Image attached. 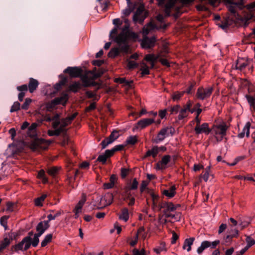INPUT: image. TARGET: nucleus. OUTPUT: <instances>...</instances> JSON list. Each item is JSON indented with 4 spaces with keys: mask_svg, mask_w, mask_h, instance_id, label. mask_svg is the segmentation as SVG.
Wrapping results in <instances>:
<instances>
[{
    "mask_svg": "<svg viewBox=\"0 0 255 255\" xmlns=\"http://www.w3.org/2000/svg\"><path fill=\"white\" fill-rule=\"evenodd\" d=\"M76 115L77 114L75 113L70 117L61 120L59 127L54 128L55 130H48V134L49 136H58L61 133L65 132L66 131L65 128L71 124V121L76 117Z\"/></svg>",
    "mask_w": 255,
    "mask_h": 255,
    "instance_id": "f257e3e1",
    "label": "nucleus"
},
{
    "mask_svg": "<svg viewBox=\"0 0 255 255\" xmlns=\"http://www.w3.org/2000/svg\"><path fill=\"white\" fill-rule=\"evenodd\" d=\"M228 128V126L224 123L214 125L213 127L212 130L218 141H221L226 135Z\"/></svg>",
    "mask_w": 255,
    "mask_h": 255,
    "instance_id": "f03ea898",
    "label": "nucleus"
},
{
    "mask_svg": "<svg viewBox=\"0 0 255 255\" xmlns=\"http://www.w3.org/2000/svg\"><path fill=\"white\" fill-rule=\"evenodd\" d=\"M31 246V238L27 236L24 238L18 244L11 247V250L18 252L19 251H26Z\"/></svg>",
    "mask_w": 255,
    "mask_h": 255,
    "instance_id": "7ed1b4c3",
    "label": "nucleus"
},
{
    "mask_svg": "<svg viewBox=\"0 0 255 255\" xmlns=\"http://www.w3.org/2000/svg\"><path fill=\"white\" fill-rule=\"evenodd\" d=\"M179 205H174L171 202H167L163 203L161 206V208L163 209V214L166 218H169L171 216L172 212L175 211L178 207H179Z\"/></svg>",
    "mask_w": 255,
    "mask_h": 255,
    "instance_id": "20e7f679",
    "label": "nucleus"
},
{
    "mask_svg": "<svg viewBox=\"0 0 255 255\" xmlns=\"http://www.w3.org/2000/svg\"><path fill=\"white\" fill-rule=\"evenodd\" d=\"M49 143L50 142H48L44 139H36L30 143L29 147L33 151L39 149H45Z\"/></svg>",
    "mask_w": 255,
    "mask_h": 255,
    "instance_id": "39448f33",
    "label": "nucleus"
},
{
    "mask_svg": "<svg viewBox=\"0 0 255 255\" xmlns=\"http://www.w3.org/2000/svg\"><path fill=\"white\" fill-rule=\"evenodd\" d=\"M213 90L212 87H200L197 91V97L201 100L207 99L211 96Z\"/></svg>",
    "mask_w": 255,
    "mask_h": 255,
    "instance_id": "423d86ee",
    "label": "nucleus"
},
{
    "mask_svg": "<svg viewBox=\"0 0 255 255\" xmlns=\"http://www.w3.org/2000/svg\"><path fill=\"white\" fill-rule=\"evenodd\" d=\"M68 99L67 98V95L64 94L63 96H62L61 97L57 98L52 101L50 103H48L46 104V109L47 111H50L52 109L54 108V107L58 105L61 104L62 105L65 104L66 103V101Z\"/></svg>",
    "mask_w": 255,
    "mask_h": 255,
    "instance_id": "0eeeda50",
    "label": "nucleus"
},
{
    "mask_svg": "<svg viewBox=\"0 0 255 255\" xmlns=\"http://www.w3.org/2000/svg\"><path fill=\"white\" fill-rule=\"evenodd\" d=\"M155 122V120L153 118H145L142 119L138 121V122L134 125L133 128V130L138 129H142L146 127L151 125L152 124Z\"/></svg>",
    "mask_w": 255,
    "mask_h": 255,
    "instance_id": "6e6552de",
    "label": "nucleus"
},
{
    "mask_svg": "<svg viewBox=\"0 0 255 255\" xmlns=\"http://www.w3.org/2000/svg\"><path fill=\"white\" fill-rule=\"evenodd\" d=\"M113 201V194L110 193H108L101 198L100 201L98 205L97 208H104V207L111 204Z\"/></svg>",
    "mask_w": 255,
    "mask_h": 255,
    "instance_id": "1a4fd4ad",
    "label": "nucleus"
},
{
    "mask_svg": "<svg viewBox=\"0 0 255 255\" xmlns=\"http://www.w3.org/2000/svg\"><path fill=\"white\" fill-rule=\"evenodd\" d=\"M172 132L173 128L171 127H165L162 128L157 135L156 142H158L162 141L170 134H172Z\"/></svg>",
    "mask_w": 255,
    "mask_h": 255,
    "instance_id": "9d476101",
    "label": "nucleus"
},
{
    "mask_svg": "<svg viewBox=\"0 0 255 255\" xmlns=\"http://www.w3.org/2000/svg\"><path fill=\"white\" fill-rule=\"evenodd\" d=\"M194 0H170L165 6V12L167 16L170 13V9L178 2L179 1L183 4H188Z\"/></svg>",
    "mask_w": 255,
    "mask_h": 255,
    "instance_id": "9b49d317",
    "label": "nucleus"
},
{
    "mask_svg": "<svg viewBox=\"0 0 255 255\" xmlns=\"http://www.w3.org/2000/svg\"><path fill=\"white\" fill-rule=\"evenodd\" d=\"M86 201V196L85 194H82L81 199L79 200L78 204L75 206L73 212L75 213V218L77 219L79 216V214L82 212V207Z\"/></svg>",
    "mask_w": 255,
    "mask_h": 255,
    "instance_id": "f8f14e48",
    "label": "nucleus"
},
{
    "mask_svg": "<svg viewBox=\"0 0 255 255\" xmlns=\"http://www.w3.org/2000/svg\"><path fill=\"white\" fill-rule=\"evenodd\" d=\"M129 28V24L125 26L122 28V32L117 37L116 41L119 44L125 43L128 37V29Z\"/></svg>",
    "mask_w": 255,
    "mask_h": 255,
    "instance_id": "ddd939ff",
    "label": "nucleus"
},
{
    "mask_svg": "<svg viewBox=\"0 0 255 255\" xmlns=\"http://www.w3.org/2000/svg\"><path fill=\"white\" fill-rule=\"evenodd\" d=\"M119 136V134L117 131H113L109 137L102 141L101 143L102 148H105L109 144L113 143L117 139Z\"/></svg>",
    "mask_w": 255,
    "mask_h": 255,
    "instance_id": "4468645a",
    "label": "nucleus"
},
{
    "mask_svg": "<svg viewBox=\"0 0 255 255\" xmlns=\"http://www.w3.org/2000/svg\"><path fill=\"white\" fill-rule=\"evenodd\" d=\"M13 234L12 233L4 234L3 240L0 241V252L10 244L13 239Z\"/></svg>",
    "mask_w": 255,
    "mask_h": 255,
    "instance_id": "2eb2a0df",
    "label": "nucleus"
},
{
    "mask_svg": "<svg viewBox=\"0 0 255 255\" xmlns=\"http://www.w3.org/2000/svg\"><path fill=\"white\" fill-rule=\"evenodd\" d=\"M170 160V156L168 155H164L161 158V160L157 163L156 165V169L158 170H162L166 168Z\"/></svg>",
    "mask_w": 255,
    "mask_h": 255,
    "instance_id": "dca6fc26",
    "label": "nucleus"
},
{
    "mask_svg": "<svg viewBox=\"0 0 255 255\" xmlns=\"http://www.w3.org/2000/svg\"><path fill=\"white\" fill-rule=\"evenodd\" d=\"M144 11V7L143 5H140L136 11L135 13L133 16V20L134 22H139L142 23L145 18L142 15Z\"/></svg>",
    "mask_w": 255,
    "mask_h": 255,
    "instance_id": "f3484780",
    "label": "nucleus"
},
{
    "mask_svg": "<svg viewBox=\"0 0 255 255\" xmlns=\"http://www.w3.org/2000/svg\"><path fill=\"white\" fill-rule=\"evenodd\" d=\"M144 38L141 41V45L142 48L145 49L150 48L154 45L155 39V38L152 37L149 38L146 36H144Z\"/></svg>",
    "mask_w": 255,
    "mask_h": 255,
    "instance_id": "a211bd4d",
    "label": "nucleus"
},
{
    "mask_svg": "<svg viewBox=\"0 0 255 255\" xmlns=\"http://www.w3.org/2000/svg\"><path fill=\"white\" fill-rule=\"evenodd\" d=\"M60 116L59 114L55 115L52 118L49 115H46L43 118V120L46 122L52 121V126L53 128H56L59 125L61 122L59 121Z\"/></svg>",
    "mask_w": 255,
    "mask_h": 255,
    "instance_id": "6ab92c4d",
    "label": "nucleus"
},
{
    "mask_svg": "<svg viewBox=\"0 0 255 255\" xmlns=\"http://www.w3.org/2000/svg\"><path fill=\"white\" fill-rule=\"evenodd\" d=\"M195 131L197 134L201 133L208 134L210 132L211 129H210L209 125L207 123H203L200 125H196L195 127Z\"/></svg>",
    "mask_w": 255,
    "mask_h": 255,
    "instance_id": "aec40b11",
    "label": "nucleus"
},
{
    "mask_svg": "<svg viewBox=\"0 0 255 255\" xmlns=\"http://www.w3.org/2000/svg\"><path fill=\"white\" fill-rule=\"evenodd\" d=\"M72 77H78L82 74V70L77 67H68L65 71Z\"/></svg>",
    "mask_w": 255,
    "mask_h": 255,
    "instance_id": "412c9836",
    "label": "nucleus"
},
{
    "mask_svg": "<svg viewBox=\"0 0 255 255\" xmlns=\"http://www.w3.org/2000/svg\"><path fill=\"white\" fill-rule=\"evenodd\" d=\"M138 181L136 178H131L128 181L126 188L128 190H135L138 188Z\"/></svg>",
    "mask_w": 255,
    "mask_h": 255,
    "instance_id": "4be33fe9",
    "label": "nucleus"
},
{
    "mask_svg": "<svg viewBox=\"0 0 255 255\" xmlns=\"http://www.w3.org/2000/svg\"><path fill=\"white\" fill-rule=\"evenodd\" d=\"M49 227L48 221H44L39 223L36 227V231L38 232L39 235H42L45 231Z\"/></svg>",
    "mask_w": 255,
    "mask_h": 255,
    "instance_id": "5701e85b",
    "label": "nucleus"
},
{
    "mask_svg": "<svg viewBox=\"0 0 255 255\" xmlns=\"http://www.w3.org/2000/svg\"><path fill=\"white\" fill-rule=\"evenodd\" d=\"M162 194L168 198L173 197L176 194V187L175 185L171 186L167 189L162 190Z\"/></svg>",
    "mask_w": 255,
    "mask_h": 255,
    "instance_id": "b1692460",
    "label": "nucleus"
},
{
    "mask_svg": "<svg viewBox=\"0 0 255 255\" xmlns=\"http://www.w3.org/2000/svg\"><path fill=\"white\" fill-rule=\"evenodd\" d=\"M251 127V123L250 122H247L245 125L244 126L242 130L239 133L238 135V137L242 138L245 137L246 135L247 137L249 136L250 134V128Z\"/></svg>",
    "mask_w": 255,
    "mask_h": 255,
    "instance_id": "393cba45",
    "label": "nucleus"
},
{
    "mask_svg": "<svg viewBox=\"0 0 255 255\" xmlns=\"http://www.w3.org/2000/svg\"><path fill=\"white\" fill-rule=\"evenodd\" d=\"M155 29H157V28L152 23V22H150L143 27L142 33L144 36H146L150 32L154 31Z\"/></svg>",
    "mask_w": 255,
    "mask_h": 255,
    "instance_id": "a878e982",
    "label": "nucleus"
},
{
    "mask_svg": "<svg viewBox=\"0 0 255 255\" xmlns=\"http://www.w3.org/2000/svg\"><path fill=\"white\" fill-rule=\"evenodd\" d=\"M248 65V61L244 58H239L237 60L236 68L240 70H243Z\"/></svg>",
    "mask_w": 255,
    "mask_h": 255,
    "instance_id": "bb28decb",
    "label": "nucleus"
},
{
    "mask_svg": "<svg viewBox=\"0 0 255 255\" xmlns=\"http://www.w3.org/2000/svg\"><path fill=\"white\" fill-rule=\"evenodd\" d=\"M195 241V238H190L185 240L182 247L183 250L190 252L191 250V246Z\"/></svg>",
    "mask_w": 255,
    "mask_h": 255,
    "instance_id": "cd10ccee",
    "label": "nucleus"
},
{
    "mask_svg": "<svg viewBox=\"0 0 255 255\" xmlns=\"http://www.w3.org/2000/svg\"><path fill=\"white\" fill-rule=\"evenodd\" d=\"M155 176H148V179L145 180H143L140 186V193H143L145 189H147V186L148 185L149 182L151 180L154 179Z\"/></svg>",
    "mask_w": 255,
    "mask_h": 255,
    "instance_id": "c85d7f7f",
    "label": "nucleus"
},
{
    "mask_svg": "<svg viewBox=\"0 0 255 255\" xmlns=\"http://www.w3.org/2000/svg\"><path fill=\"white\" fill-rule=\"evenodd\" d=\"M211 246V242L205 241L202 242L200 246L197 249V252L198 254H202L204 250Z\"/></svg>",
    "mask_w": 255,
    "mask_h": 255,
    "instance_id": "c756f323",
    "label": "nucleus"
},
{
    "mask_svg": "<svg viewBox=\"0 0 255 255\" xmlns=\"http://www.w3.org/2000/svg\"><path fill=\"white\" fill-rule=\"evenodd\" d=\"M38 85V82L37 80L30 78L28 84V88L30 93L33 92V91L36 89Z\"/></svg>",
    "mask_w": 255,
    "mask_h": 255,
    "instance_id": "7c9ffc66",
    "label": "nucleus"
},
{
    "mask_svg": "<svg viewBox=\"0 0 255 255\" xmlns=\"http://www.w3.org/2000/svg\"><path fill=\"white\" fill-rule=\"evenodd\" d=\"M158 57L154 54H147L145 55L144 59L150 62L151 68H153L154 65V62L157 59Z\"/></svg>",
    "mask_w": 255,
    "mask_h": 255,
    "instance_id": "2f4dec72",
    "label": "nucleus"
},
{
    "mask_svg": "<svg viewBox=\"0 0 255 255\" xmlns=\"http://www.w3.org/2000/svg\"><path fill=\"white\" fill-rule=\"evenodd\" d=\"M47 173L50 175L62 174L61 167H51L47 169Z\"/></svg>",
    "mask_w": 255,
    "mask_h": 255,
    "instance_id": "473e14b6",
    "label": "nucleus"
},
{
    "mask_svg": "<svg viewBox=\"0 0 255 255\" xmlns=\"http://www.w3.org/2000/svg\"><path fill=\"white\" fill-rule=\"evenodd\" d=\"M117 176H111L109 183H105L104 184L105 189H109L113 188L115 182L117 181Z\"/></svg>",
    "mask_w": 255,
    "mask_h": 255,
    "instance_id": "72a5a7b5",
    "label": "nucleus"
},
{
    "mask_svg": "<svg viewBox=\"0 0 255 255\" xmlns=\"http://www.w3.org/2000/svg\"><path fill=\"white\" fill-rule=\"evenodd\" d=\"M158 152L159 149L157 146H154L150 150H149L146 152L144 157L149 156H152L153 157H155Z\"/></svg>",
    "mask_w": 255,
    "mask_h": 255,
    "instance_id": "f704fd0d",
    "label": "nucleus"
},
{
    "mask_svg": "<svg viewBox=\"0 0 255 255\" xmlns=\"http://www.w3.org/2000/svg\"><path fill=\"white\" fill-rule=\"evenodd\" d=\"M82 86V85L80 83L75 82L72 83L69 86V90L73 92H76L79 90L81 89Z\"/></svg>",
    "mask_w": 255,
    "mask_h": 255,
    "instance_id": "c9c22d12",
    "label": "nucleus"
},
{
    "mask_svg": "<svg viewBox=\"0 0 255 255\" xmlns=\"http://www.w3.org/2000/svg\"><path fill=\"white\" fill-rule=\"evenodd\" d=\"M129 218L128 211V209L124 208L122 211V213L119 216V218L121 220H124L125 222H127Z\"/></svg>",
    "mask_w": 255,
    "mask_h": 255,
    "instance_id": "e433bc0d",
    "label": "nucleus"
},
{
    "mask_svg": "<svg viewBox=\"0 0 255 255\" xmlns=\"http://www.w3.org/2000/svg\"><path fill=\"white\" fill-rule=\"evenodd\" d=\"M104 70L103 69L99 70L97 72H96L94 70L89 72V73H90L92 75L91 78L92 80H95L98 77H101L104 74Z\"/></svg>",
    "mask_w": 255,
    "mask_h": 255,
    "instance_id": "4c0bfd02",
    "label": "nucleus"
},
{
    "mask_svg": "<svg viewBox=\"0 0 255 255\" xmlns=\"http://www.w3.org/2000/svg\"><path fill=\"white\" fill-rule=\"evenodd\" d=\"M254 16V13H249L247 14L244 18L241 19V23L245 27L249 24V20L252 19Z\"/></svg>",
    "mask_w": 255,
    "mask_h": 255,
    "instance_id": "58836bf2",
    "label": "nucleus"
},
{
    "mask_svg": "<svg viewBox=\"0 0 255 255\" xmlns=\"http://www.w3.org/2000/svg\"><path fill=\"white\" fill-rule=\"evenodd\" d=\"M16 207V205L11 202H7L6 204L5 211L7 212H13Z\"/></svg>",
    "mask_w": 255,
    "mask_h": 255,
    "instance_id": "ea45409f",
    "label": "nucleus"
},
{
    "mask_svg": "<svg viewBox=\"0 0 255 255\" xmlns=\"http://www.w3.org/2000/svg\"><path fill=\"white\" fill-rule=\"evenodd\" d=\"M37 124L36 123H33L28 128V131L27 134L30 136H33L35 134V130L37 127Z\"/></svg>",
    "mask_w": 255,
    "mask_h": 255,
    "instance_id": "a19ab883",
    "label": "nucleus"
},
{
    "mask_svg": "<svg viewBox=\"0 0 255 255\" xmlns=\"http://www.w3.org/2000/svg\"><path fill=\"white\" fill-rule=\"evenodd\" d=\"M47 197L46 194H43L41 195L40 197L35 199V205L36 206H42L43 204V202L44 201L45 198Z\"/></svg>",
    "mask_w": 255,
    "mask_h": 255,
    "instance_id": "79ce46f5",
    "label": "nucleus"
},
{
    "mask_svg": "<svg viewBox=\"0 0 255 255\" xmlns=\"http://www.w3.org/2000/svg\"><path fill=\"white\" fill-rule=\"evenodd\" d=\"M8 218V216H4L1 217L0 219V225L4 227L5 230H8L7 220Z\"/></svg>",
    "mask_w": 255,
    "mask_h": 255,
    "instance_id": "37998d69",
    "label": "nucleus"
},
{
    "mask_svg": "<svg viewBox=\"0 0 255 255\" xmlns=\"http://www.w3.org/2000/svg\"><path fill=\"white\" fill-rule=\"evenodd\" d=\"M52 238V235L51 234L47 235L41 243V247H44L46 246L48 243L51 242Z\"/></svg>",
    "mask_w": 255,
    "mask_h": 255,
    "instance_id": "c03bdc74",
    "label": "nucleus"
},
{
    "mask_svg": "<svg viewBox=\"0 0 255 255\" xmlns=\"http://www.w3.org/2000/svg\"><path fill=\"white\" fill-rule=\"evenodd\" d=\"M137 136L131 135L128 137L126 141V144H134L137 142Z\"/></svg>",
    "mask_w": 255,
    "mask_h": 255,
    "instance_id": "a18cd8bd",
    "label": "nucleus"
},
{
    "mask_svg": "<svg viewBox=\"0 0 255 255\" xmlns=\"http://www.w3.org/2000/svg\"><path fill=\"white\" fill-rule=\"evenodd\" d=\"M128 1V7L123 11V13L126 15H128L133 10V5L129 2V0H127Z\"/></svg>",
    "mask_w": 255,
    "mask_h": 255,
    "instance_id": "49530a36",
    "label": "nucleus"
},
{
    "mask_svg": "<svg viewBox=\"0 0 255 255\" xmlns=\"http://www.w3.org/2000/svg\"><path fill=\"white\" fill-rule=\"evenodd\" d=\"M189 109V106H188V107L186 109H182L180 112L178 116L179 120H182L184 118L187 116V111Z\"/></svg>",
    "mask_w": 255,
    "mask_h": 255,
    "instance_id": "de8ad7c7",
    "label": "nucleus"
},
{
    "mask_svg": "<svg viewBox=\"0 0 255 255\" xmlns=\"http://www.w3.org/2000/svg\"><path fill=\"white\" fill-rule=\"evenodd\" d=\"M115 82L120 83H124L126 86H130V84L132 83V81H127L124 78H117L115 79Z\"/></svg>",
    "mask_w": 255,
    "mask_h": 255,
    "instance_id": "09e8293b",
    "label": "nucleus"
},
{
    "mask_svg": "<svg viewBox=\"0 0 255 255\" xmlns=\"http://www.w3.org/2000/svg\"><path fill=\"white\" fill-rule=\"evenodd\" d=\"M184 92H176L172 95V98L173 101H176L179 100L183 95Z\"/></svg>",
    "mask_w": 255,
    "mask_h": 255,
    "instance_id": "8fccbe9b",
    "label": "nucleus"
},
{
    "mask_svg": "<svg viewBox=\"0 0 255 255\" xmlns=\"http://www.w3.org/2000/svg\"><path fill=\"white\" fill-rule=\"evenodd\" d=\"M41 235H39L38 234H35L34 236V238L33 239V240H31V245H32L33 247H36L38 243H39V237L41 236Z\"/></svg>",
    "mask_w": 255,
    "mask_h": 255,
    "instance_id": "3c124183",
    "label": "nucleus"
},
{
    "mask_svg": "<svg viewBox=\"0 0 255 255\" xmlns=\"http://www.w3.org/2000/svg\"><path fill=\"white\" fill-rule=\"evenodd\" d=\"M246 241L247 242L246 246L249 248L255 244V240L250 236L247 237Z\"/></svg>",
    "mask_w": 255,
    "mask_h": 255,
    "instance_id": "603ef678",
    "label": "nucleus"
},
{
    "mask_svg": "<svg viewBox=\"0 0 255 255\" xmlns=\"http://www.w3.org/2000/svg\"><path fill=\"white\" fill-rule=\"evenodd\" d=\"M250 11V13H254L255 11V1L245 6Z\"/></svg>",
    "mask_w": 255,
    "mask_h": 255,
    "instance_id": "864d4df0",
    "label": "nucleus"
},
{
    "mask_svg": "<svg viewBox=\"0 0 255 255\" xmlns=\"http://www.w3.org/2000/svg\"><path fill=\"white\" fill-rule=\"evenodd\" d=\"M20 104L18 102H15L11 107L10 112L11 113L17 111L20 109Z\"/></svg>",
    "mask_w": 255,
    "mask_h": 255,
    "instance_id": "5fc2aeb1",
    "label": "nucleus"
},
{
    "mask_svg": "<svg viewBox=\"0 0 255 255\" xmlns=\"http://www.w3.org/2000/svg\"><path fill=\"white\" fill-rule=\"evenodd\" d=\"M120 49L118 48H115L112 49L109 53V55L110 57H115L119 54Z\"/></svg>",
    "mask_w": 255,
    "mask_h": 255,
    "instance_id": "6e6d98bb",
    "label": "nucleus"
},
{
    "mask_svg": "<svg viewBox=\"0 0 255 255\" xmlns=\"http://www.w3.org/2000/svg\"><path fill=\"white\" fill-rule=\"evenodd\" d=\"M238 179L244 181L255 182V179L252 176H237Z\"/></svg>",
    "mask_w": 255,
    "mask_h": 255,
    "instance_id": "4d7b16f0",
    "label": "nucleus"
},
{
    "mask_svg": "<svg viewBox=\"0 0 255 255\" xmlns=\"http://www.w3.org/2000/svg\"><path fill=\"white\" fill-rule=\"evenodd\" d=\"M31 102V100L29 98H26L24 103L22 104L21 108L22 109L27 110Z\"/></svg>",
    "mask_w": 255,
    "mask_h": 255,
    "instance_id": "13d9d810",
    "label": "nucleus"
},
{
    "mask_svg": "<svg viewBox=\"0 0 255 255\" xmlns=\"http://www.w3.org/2000/svg\"><path fill=\"white\" fill-rule=\"evenodd\" d=\"M247 1V0H240L239 2H235L234 5L238 7L240 9H242L243 7L245 6L244 5V3H245Z\"/></svg>",
    "mask_w": 255,
    "mask_h": 255,
    "instance_id": "bf43d9fd",
    "label": "nucleus"
},
{
    "mask_svg": "<svg viewBox=\"0 0 255 255\" xmlns=\"http://www.w3.org/2000/svg\"><path fill=\"white\" fill-rule=\"evenodd\" d=\"M132 171L130 169H127V168H122L121 169V175H127L129 174H132Z\"/></svg>",
    "mask_w": 255,
    "mask_h": 255,
    "instance_id": "052dcab7",
    "label": "nucleus"
},
{
    "mask_svg": "<svg viewBox=\"0 0 255 255\" xmlns=\"http://www.w3.org/2000/svg\"><path fill=\"white\" fill-rule=\"evenodd\" d=\"M169 218L174 219L175 221H179L181 218V214L180 213H177L175 214L171 213V216Z\"/></svg>",
    "mask_w": 255,
    "mask_h": 255,
    "instance_id": "680f3d73",
    "label": "nucleus"
},
{
    "mask_svg": "<svg viewBox=\"0 0 255 255\" xmlns=\"http://www.w3.org/2000/svg\"><path fill=\"white\" fill-rule=\"evenodd\" d=\"M137 64L133 61H128V67L129 69H133L137 66Z\"/></svg>",
    "mask_w": 255,
    "mask_h": 255,
    "instance_id": "e2e57ef3",
    "label": "nucleus"
},
{
    "mask_svg": "<svg viewBox=\"0 0 255 255\" xmlns=\"http://www.w3.org/2000/svg\"><path fill=\"white\" fill-rule=\"evenodd\" d=\"M133 255H146L144 249H142L141 251L135 249L133 251Z\"/></svg>",
    "mask_w": 255,
    "mask_h": 255,
    "instance_id": "0e129e2a",
    "label": "nucleus"
},
{
    "mask_svg": "<svg viewBox=\"0 0 255 255\" xmlns=\"http://www.w3.org/2000/svg\"><path fill=\"white\" fill-rule=\"evenodd\" d=\"M246 98L250 105L251 106H254L255 104V99L253 97L249 95H247Z\"/></svg>",
    "mask_w": 255,
    "mask_h": 255,
    "instance_id": "69168bd1",
    "label": "nucleus"
},
{
    "mask_svg": "<svg viewBox=\"0 0 255 255\" xmlns=\"http://www.w3.org/2000/svg\"><path fill=\"white\" fill-rule=\"evenodd\" d=\"M180 107L178 105H176L174 107L170 108V112L172 114H176L179 110Z\"/></svg>",
    "mask_w": 255,
    "mask_h": 255,
    "instance_id": "338daca9",
    "label": "nucleus"
},
{
    "mask_svg": "<svg viewBox=\"0 0 255 255\" xmlns=\"http://www.w3.org/2000/svg\"><path fill=\"white\" fill-rule=\"evenodd\" d=\"M128 37H129L130 38L133 39L134 40H135L138 38V35L135 32H129L128 30Z\"/></svg>",
    "mask_w": 255,
    "mask_h": 255,
    "instance_id": "774afa93",
    "label": "nucleus"
}]
</instances>
